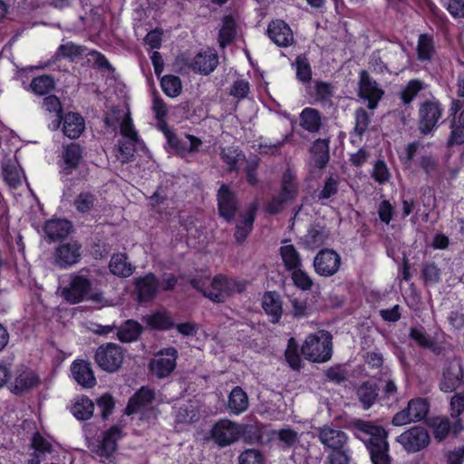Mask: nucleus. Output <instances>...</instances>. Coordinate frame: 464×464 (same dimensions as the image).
Returning a JSON list of instances; mask_svg holds the SVG:
<instances>
[{
	"label": "nucleus",
	"instance_id": "obj_57",
	"mask_svg": "<svg viewBox=\"0 0 464 464\" xmlns=\"http://www.w3.org/2000/svg\"><path fill=\"white\" fill-rule=\"evenodd\" d=\"M296 77L302 82H309L312 79V70L308 59L299 55L295 60Z\"/></svg>",
	"mask_w": 464,
	"mask_h": 464
},
{
	"label": "nucleus",
	"instance_id": "obj_33",
	"mask_svg": "<svg viewBox=\"0 0 464 464\" xmlns=\"http://www.w3.org/2000/svg\"><path fill=\"white\" fill-rule=\"evenodd\" d=\"M143 332V327L135 320H126L117 328V337L122 343H131L139 339Z\"/></svg>",
	"mask_w": 464,
	"mask_h": 464
},
{
	"label": "nucleus",
	"instance_id": "obj_16",
	"mask_svg": "<svg viewBox=\"0 0 464 464\" xmlns=\"http://www.w3.org/2000/svg\"><path fill=\"white\" fill-rule=\"evenodd\" d=\"M218 212L227 222H231L237 211L238 202L235 193L227 184H222L218 191Z\"/></svg>",
	"mask_w": 464,
	"mask_h": 464
},
{
	"label": "nucleus",
	"instance_id": "obj_31",
	"mask_svg": "<svg viewBox=\"0 0 464 464\" xmlns=\"http://www.w3.org/2000/svg\"><path fill=\"white\" fill-rule=\"evenodd\" d=\"M300 126L311 132H318L322 126V114L314 108L306 107L299 115Z\"/></svg>",
	"mask_w": 464,
	"mask_h": 464
},
{
	"label": "nucleus",
	"instance_id": "obj_19",
	"mask_svg": "<svg viewBox=\"0 0 464 464\" xmlns=\"http://www.w3.org/2000/svg\"><path fill=\"white\" fill-rule=\"evenodd\" d=\"M72 229V223L63 218L48 220L44 226V231L49 241H64Z\"/></svg>",
	"mask_w": 464,
	"mask_h": 464
},
{
	"label": "nucleus",
	"instance_id": "obj_26",
	"mask_svg": "<svg viewBox=\"0 0 464 464\" xmlns=\"http://www.w3.org/2000/svg\"><path fill=\"white\" fill-rule=\"evenodd\" d=\"M262 307L270 317L272 324H277L280 321L283 314V307L280 295L276 292L265 293L262 300Z\"/></svg>",
	"mask_w": 464,
	"mask_h": 464
},
{
	"label": "nucleus",
	"instance_id": "obj_39",
	"mask_svg": "<svg viewBox=\"0 0 464 464\" xmlns=\"http://www.w3.org/2000/svg\"><path fill=\"white\" fill-rule=\"evenodd\" d=\"M93 411L94 403L86 396L77 400L72 407V415L80 420H89L92 416Z\"/></svg>",
	"mask_w": 464,
	"mask_h": 464
},
{
	"label": "nucleus",
	"instance_id": "obj_22",
	"mask_svg": "<svg viewBox=\"0 0 464 464\" xmlns=\"http://www.w3.org/2000/svg\"><path fill=\"white\" fill-rule=\"evenodd\" d=\"M71 371L74 380L84 388H92L96 384L92 365L84 360H76L72 363Z\"/></svg>",
	"mask_w": 464,
	"mask_h": 464
},
{
	"label": "nucleus",
	"instance_id": "obj_54",
	"mask_svg": "<svg viewBox=\"0 0 464 464\" xmlns=\"http://www.w3.org/2000/svg\"><path fill=\"white\" fill-rule=\"evenodd\" d=\"M329 147H311L310 164L323 169L329 161Z\"/></svg>",
	"mask_w": 464,
	"mask_h": 464
},
{
	"label": "nucleus",
	"instance_id": "obj_62",
	"mask_svg": "<svg viewBox=\"0 0 464 464\" xmlns=\"http://www.w3.org/2000/svg\"><path fill=\"white\" fill-rule=\"evenodd\" d=\"M96 403L98 408L101 410V416L102 420H107L112 413L115 406L113 397L110 393H104L97 399Z\"/></svg>",
	"mask_w": 464,
	"mask_h": 464
},
{
	"label": "nucleus",
	"instance_id": "obj_36",
	"mask_svg": "<svg viewBox=\"0 0 464 464\" xmlns=\"http://www.w3.org/2000/svg\"><path fill=\"white\" fill-rule=\"evenodd\" d=\"M435 43L432 35L421 34L418 39L417 55L420 62H430L435 55Z\"/></svg>",
	"mask_w": 464,
	"mask_h": 464
},
{
	"label": "nucleus",
	"instance_id": "obj_24",
	"mask_svg": "<svg viewBox=\"0 0 464 464\" xmlns=\"http://www.w3.org/2000/svg\"><path fill=\"white\" fill-rule=\"evenodd\" d=\"M256 210V204H251L246 211L241 216L240 220L236 226V231L234 234L235 239L237 243H243L252 231Z\"/></svg>",
	"mask_w": 464,
	"mask_h": 464
},
{
	"label": "nucleus",
	"instance_id": "obj_40",
	"mask_svg": "<svg viewBox=\"0 0 464 464\" xmlns=\"http://www.w3.org/2000/svg\"><path fill=\"white\" fill-rule=\"evenodd\" d=\"M430 404L424 398H416L409 401L407 409L415 421L422 420L429 412Z\"/></svg>",
	"mask_w": 464,
	"mask_h": 464
},
{
	"label": "nucleus",
	"instance_id": "obj_56",
	"mask_svg": "<svg viewBox=\"0 0 464 464\" xmlns=\"http://www.w3.org/2000/svg\"><path fill=\"white\" fill-rule=\"evenodd\" d=\"M352 459L349 446L340 450H332L326 457L327 464H350Z\"/></svg>",
	"mask_w": 464,
	"mask_h": 464
},
{
	"label": "nucleus",
	"instance_id": "obj_8",
	"mask_svg": "<svg viewBox=\"0 0 464 464\" xmlns=\"http://www.w3.org/2000/svg\"><path fill=\"white\" fill-rule=\"evenodd\" d=\"M341 264L340 255L331 248L321 249L313 260L314 272L324 277L334 276L339 271Z\"/></svg>",
	"mask_w": 464,
	"mask_h": 464
},
{
	"label": "nucleus",
	"instance_id": "obj_12",
	"mask_svg": "<svg viewBox=\"0 0 464 464\" xmlns=\"http://www.w3.org/2000/svg\"><path fill=\"white\" fill-rule=\"evenodd\" d=\"M319 441L330 450H340L348 446L349 437L333 424H324L315 428Z\"/></svg>",
	"mask_w": 464,
	"mask_h": 464
},
{
	"label": "nucleus",
	"instance_id": "obj_50",
	"mask_svg": "<svg viewBox=\"0 0 464 464\" xmlns=\"http://www.w3.org/2000/svg\"><path fill=\"white\" fill-rule=\"evenodd\" d=\"M298 348L299 346L296 340L291 337L288 340L285 356L289 366L294 370H299L301 368V358L298 353Z\"/></svg>",
	"mask_w": 464,
	"mask_h": 464
},
{
	"label": "nucleus",
	"instance_id": "obj_49",
	"mask_svg": "<svg viewBox=\"0 0 464 464\" xmlns=\"http://www.w3.org/2000/svg\"><path fill=\"white\" fill-rule=\"evenodd\" d=\"M291 273V279L294 285L302 291H310L314 285V281L306 271L302 267L295 269Z\"/></svg>",
	"mask_w": 464,
	"mask_h": 464
},
{
	"label": "nucleus",
	"instance_id": "obj_29",
	"mask_svg": "<svg viewBox=\"0 0 464 464\" xmlns=\"http://www.w3.org/2000/svg\"><path fill=\"white\" fill-rule=\"evenodd\" d=\"M154 400V392L152 390L142 387L132 395L125 409L127 415L138 412L141 407L147 406Z\"/></svg>",
	"mask_w": 464,
	"mask_h": 464
},
{
	"label": "nucleus",
	"instance_id": "obj_45",
	"mask_svg": "<svg viewBox=\"0 0 464 464\" xmlns=\"http://www.w3.org/2000/svg\"><path fill=\"white\" fill-rule=\"evenodd\" d=\"M30 87L35 94L44 95L54 88V80L52 76L44 74L34 78Z\"/></svg>",
	"mask_w": 464,
	"mask_h": 464
},
{
	"label": "nucleus",
	"instance_id": "obj_6",
	"mask_svg": "<svg viewBox=\"0 0 464 464\" xmlns=\"http://www.w3.org/2000/svg\"><path fill=\"white\" fill-rule=\"evenodd\" d=\"M396 441L407 453L411 454L426 449L430 442V437L425 427L417 425L397 436Z\"/></svg>",
	"mask_w": 464,
	"mask_h": 464
},
{
	"label": "nucleus",
	"instance_id": "obj_11",
	"mask_svg": "<svg viewBox=\"0 0 464 464\" xmlns=\"http://www.w3.org/2000/svg\"><path fill=\"white\" fill-rule=\"evenodd\" d=\"M241 425L228 420H220L211 430V438L219 447L224 448L241 438Z\"/></svg>",
	"mask_w": 464,
	"mask_h": 464
},
{
	"label": "nucleus",
	"instance_id": "obj_2",
	"mask_svg": "<svg viewBox=\"0 0 464 464\" xmlns=\"http://www.w3.org/2000/svg\"><path fill=\"white\" fill-rule=\"evenodd\" d=\"M333 336L327 331L310 334L301 346V353L309 362L323 363L333 354Z\"/></svg>",
	"mask_w": 464,
	"mask_h": 464
},
{
	"label": "nucleus",
	"instance_id": "obj_46",
	"mask_svg": "<svg viewBox=\"0 0 464 464\" xmlns=\"http://www.w3.org/2000/svg\"><path fill=\"white\" fill-rule=\"evenodd\" d=\"M160 85L165 94L172 98L179 96L182 90L179 77L171 74L163 76Z\"/></svg>",
	"mask_w": 464,
	"mask_h": 464
},
{
	"label": "nucleus",
	"instance_id": "obj_53",
	"mask_svg": "<svg viewBox=\"0 0 464 464\" xmlns=\"http://www.w3.org/2000/svg\"><path fill=\"white\" fill-rule=\"evenodd\" d=\"M451 134L448 145H461L464 143V109L460 111L458 122L451 124Z\"/></svg>",
	"mask_w": 464,
	"mask_h": 464
},
{
	"label": "nucleus",
	"instance_id": "obj_63",
	"mask_svg": "<svg viewBox=\"0 0 464 464\" xmlns=\"http://www.w3.org/2000/svg\"><path fill=\"white\" fill-rule=\"evenodd\" d=\"M111 153L115 156L121 164L133 161L135 159V147H110Z\"/></svg>",
	"mask_w": 464,
	"mask_h": 464
},
{
	"label": "nucleus",
	"instance_id": "obj_23",
	"mask_svg": "<svg viewBox=\"0 0 464 464\" xmlns=\"http://www.w3.org/2000/svg\"><path fill=\"white\" fill-rule=\"evenodd\" d=\"M329 231L325 227L318 224L312 225L307 233L300 238L303 246L309 250H314L325 244L329 238Z\"/></svg>",
	"mask_w": 464,
	"mask_h": 464
},
{
	"label": "nucleus",
	"instance_id": "obj_15",
	"mask_svg": "<svg viewBox=\"0 0 464 464\" xmlns=\"http://www.w3.org/2000/svg\"><path fill=\"white\" fill-rule=\"evenodd\" d=\"M134 287L139 303H148L152 301L160 287V283L153 273H148L144 276H140L134 280Z\"/></svg>",
	"mask_w": 464,
	"mask_h": 464
},
{
	"label": "nucleus",
	"instance_id": "obj_48",
	"mask_svg": "<svg viewBox=\"0 0 464 464\" xmlns=\"http://www.w3.org/2000/svg\"><path fill=\"white\" fill-rule=\"evenodd\" d=\"M279 193L292 201L296 198L297 186L295 184V176L290 169L285 170L283 174L282 188Z\"/></svg>",
	"mask_w": 464,
	"mask_h": 464
},
{
	"label": "nucleus",
	"instance_id": "obj_37",
	"mask_svg": "<svg viewBox=\"0 0 464 464\" xmlns=\"http://www.w3.org/2000/svg\"><path fill=\"white\" fill-rule=\"evenodd\" d=\"M236 22L231 15H226L218 34V44L221 48L230 44L236 36Z\"/></svg>",
	"mask_w": 464,
	"mask_h": 464
},
{
	"label": "nucleus",
	"instance_id": "obj_10",
	"mask_svg": "<svg viewBox=\"0 0 464 464\" xmlns=\"http://www.w3.org/2000/svg\"><path fill=\"white\" fill-rule=\"evenodd\" d=\"M177 358L178 351L175 347L163 348L150 360L149 364L150 370L157 377L165 378L176 368Z\"/></svg>",
	"mask_w": 464,
	"mask_h": 464
},
{
	"label": "nucleus",
	"instance_id": "obj_25",
	"mask_svg": "<svg viewBox=\"0 0 464 464\" xmlns=\"http://www.w3.org/2000/svg\"><path fill=\"white\" fill-rule=\"evenodd\" d=\"M82 160V150L81 147H64L60 160L62 167L61 173L70 175L76 169Z\"/></svg>",
	"mask_w": 464,
	"mask_h": 464
},
{
	"label": "nucleus",
	"instance_id": "obj_27",
	"mask_svg": "<svg viewBox=\"0 0 464 464\" xmlns=\"http://www.w3.org/2000/svg\"><path fill=\"white\" fill-rule=\"evenodd\" d=\"M62 121L63 132L71 140L79 138L84 130V120L79 113L69 112L63 117Z\"/></svg>",
	"mask_w": 464,
	"mask_h": 464
},
{
	"label": "nucleus",
	"instance_id": "obj_21",
	"mask_svg": "<svg viewBox=\"0 0 464 464\" xmlns=\"http://www.w3.org/2000/svg\"><path fill=\"white\" fill-rule=\"evenodd\" d=\"M218 64V55L215 50L208 49L198 53L193 59L190 67L197 72L205 75L212 72Z\"/></svg>",
	"mask_w": 464,
	"mask_h": 464
},
{
	"label": "nucleus",
	"instance_id": "obj_32",
	"mask_svg": "<svg viewBox=\"0 0 464 464\" xmlns=\"http://www.w3.org/2000/svg\"><path fill=\"white\" fill-rule=\"evenodd\" d=\"M377 384L369 381L363 382L356 390V395L364 410L370 409L379 396Z\"/></svg>",
	"mask_w": 464,
	"mask_h": 464
},
{
	"label": "nucleus",
	"instance_id": "obj_38",
	"mask_svg": "<svg viewBox=\"0 0 464 464\" xmlns=\"http://www.w3.org/2000/svg\"><path fill=\"white\" fill-rule=\"evenodd\" d=\"M228 407L236 414L245 411L248 407V398L241 387H235L228 398Z\"/></svg>",
	"mask_w": 464,
	"mask_h": 464
},
{
	"label": "nucleus",
	"instance_id": "obj_44",
	"mask_svg": "<svg viewBox=\"0 0 464 464\" xmlns=\"http://www.w3.org/2000/svg\"><path fill=\"white\" fill-rule=\"evenodd\" d=\"M441 269L435 262L422 265L420 277L425 285H435L440 281Z\"/></svg>",
	"mask_w": 464,
	"mask_h": 464
},
{
	"label": "nucleus",
	"instance_id": "obj_47",
	"mask_svg": "<svg viewBox=\"0 0 464 464\" xmlns=\"http://www.w3.org/2000/svg\"><path fill=\"white\" fill-rule=\"evenodd\" d=\"M221 157L224 162L228 165L229 171L237 170V163L246 160V156L241 151H237L235 147H224Z\"/></svg>",
	"mask_w": 464,
	"mask_h": 464
},
{
	"label": "nucleus",
	"instance_id": "obj_35",
	"mask_svg": "<svg viewBox=\"0 0 464 464\" xmlns=\"http://www.w3.org/2000/svg\"><path fill=\"white\" fill-rule=\"evenodd\" d=\"M147 325L157 331H168L175 326V322L169 312L157 311L145 318Z\"/></svg>",
	"mask_w": 464,
	"mask_h": 464
},
{
	"label": "nucleus",
	"instance_id": "obj_61",
	"mask_svg": "<svg viewBox=\"0 0 464 464\" xmlns=\"http://www.w3.org/2000/svg\"><path fill=\"white\" fill-rule=\"evenodd\" d=\"M292 200L282 194H278L271 198L265 206V210L270 215L280 213L288 202Z\"/></svg>",
	"mask_w": 464,
	"mask_h": 464
},
{
	"label": "nucleus",
	"instance_id": "obj_17",
	"mask_svg": "<svg viewBox=\"0 0 464 464\" xmlns=\"http://www.w3.org/2000/svg\"><path fill=\"white\" fill-rule=\"evenodd\" d=\"M121 437V429L114 425L103 433L102 440L98 441L92 451L102 458L109 459L116 451L118 440Z\"/></svg>",
	"mask_w": 464,
	"mask_h": 464
},
{
	"label": "nucleus",
	"instance_id": "obj_42",
	"mask_svg": "<svg viewBox=\"0 0 464 464\" xmlns=\"http://www.w3.org/2000/svg\"><path fill=\"white\" fill-rule=\"evenodd\" d=\"M425 87V82L419 79H413L408 82L406 86L400 92V98L402 103L405 105L410 104Z\"/></svg>",
	"mask_w": 464,
	"mask_h": 464
},
{
	"label": "nucleus",
	"instance_id": "obj_41",
	"mask_svg": "<svg viewBox=\"0 0 464 464\" xmlns=\"http://www.w3.org/2000/svg\"><path fill=\"white\" fill-rule=\"evenodd\" d=\"M2 174L4 180L12 188L21 183L20 175L12 159L4 158L2 160Z\"/></svg>",
	"mask_w": 464,
	"mask_h": 464
},
{
	"label": "nucleus",
	"instance_id": "obj_55",
	"mask_svg": "<svg viewBox=\"0 0 464 464\" xmlns=\"http://www.w3.org/2000/svg\"><path fill=\"white\" fill-rule=\"evenodd\" d=\"M121 133L127 140L128 142L134 144L140 143L139 135L132 124L130 113L124 114V118L120 123Z\"/></svg>",
	"mask_w": 464,
	"mask_h": 464
},
{
	"label": "nucleus",
	"instance_id": "obj_34",
	"mask_svg": "<svg viewBox=\"0 0 464 464\" xmlns=\"http://www.w3.org/2000/svg\"><path fill=\"white\" fill-rule=\"evenodd\" d=\"M279 254L287 272L303 267L302 257L294 245L282 246Z\"/></svg>",
	"mask_w": 464,
	"mask_h": 464
},
{
	"label": "nucleus",
	"instance_id": "obj_18",
	"mask_svg": "<svg viewBox=\"0 0 464 464\" xmlns=\"http://www.w3.org/2000/svg\"><path fill=\"white\" fill-rule=\"evenodd\" d=\"M40 379L31 369L23 367L18 370L11 392L15 395H22L38 386Z\"/></svg>",
	"mask_w": 464,
	"mask_h": 464
},
{
	"label": "nucleus",
	"instance_id": "obj_28",
	"mask_svg": "<svg viewBox=\"0 0 464 464\" xmlns=\"http://www.w3.org/2000/svg\"><path fill=\"white\" fill-rule=\"evenodd\" d=\"M109 268L113 275L122 278L130 276L135 270V266L128 260V256L125 253L113 254Z\"/></svg>",
	"mask_w": 464,
	"mask_h": 464
},
{
	"label": "nucleus",
	"instance_id": "obj_59",
	"mask_svg": "<svg viewBox=\"0 0 464 464\" xmlns=\"http://www.w3.org/2000/svg\"><path fill=\"white\" fill-rule=\"evenodd\" d=\"M276 436L283 449L291 448L299 441L298 433L290 428L279 430Z\"/></svg>",
	"mask_w": 464,
	"mask_h": 464
},
{
	"label": "nucleus",
	"instance_id": "obj_9",
	"mask_svg": "<svg viewBox=\"0 0 464 464\" xmlns=\"http://www.w3.org/2000/svg\"><path fill=\"white\" fill-rule=\"evenodd\" d=\"M383 94L384 91L378 82L370 76L369 72L365 70L361 71L358 82V96L368 102L367 107L370 110H374L378 106Z\"/></svg>",
	"mask_w": 464,
	"mask_h": 464
},
{
	"label": "nucleus",
	"instance_id": "obj_3",
	"mask_svg": "<svg viewBox=\"0 0 464 464\" xmlns=\"http://www.w3.org/2000/svg\"><path fill=\"white\" fill-rule=\"evenodd\" d=\"M69 283L61 289V296L67 303L75 304L87 299L92 290L89 270L82 268L69 276Z\"/></svg>",
	"mask_w": 464,
	"mask_h": 464
},
{
	"label": "nucleus",
	"instance_id": "obj_4",
	"mask_svg": "<svg viewBox=\"0 0 464 464\" xmlns=\"http://www.w3.org/2000/svg\"><path fill=\"white\" fill-rule=\"evenodd\" d=\"M443 115V107L439 100L432 98L419 104L418 126L423 135L430 134L439 126Z\"/></svg>",
	"mask_w": 464,
	"mask_h": 464
},
{
	"label": "nucleus",
	"instance_id": "obj_20",
	"mask_svg": "<svg viewBox=\"0 0 464 464\" xmlns=\"http://www.w3.org/2000/svg\"><path fill=\"white\" fill-rule=\"evenodd\" d=\"M269 38L278 46L286 47L294 42V36L289 25L283 20H276L267 28Z\"/></svg>",
	"mask_w": 464,
	"mask_h": 464
},
{
	"label": "nucleus",
	"instance_id": "obj_52",
	"mask_svg": "<svg viewBox=\"0 0 464 464\" xmlns=\"http://www.w3.org/2000/svg\"><path fill=\"white\" fill-rule=\"evenodd\" d=\"M95 201L96 197L92 193L84 191L76 197L73 205L78 212L84 214L92 209Z\"/></svg>",
	"mask_w": 464,
	"mask_h": 464
},
{
	"label": "nucleus",
	"instance_id": "obj_60",
	"mask_svg": "<svg viewBox=\"0 0 464 464\" xmlns=\"http://www.w3.org/2000/svg\"><path fill=\"white\" fill-rule=\"evenodd\" d=\"M238 464H265V459L260 450L248 449L238 456Z\"/></svg>",
	"mask_w": 464,
	"mask_h": 464
},
{
	"label": "nucleus",
	"instance_id": "obj_51",
	"mask_svg": "<svg viewBox=\"0 0 464 464\" xmlns=\"http://www.w3.org/2000/svg\"><path fill=\"white\" fill-rule=\"evenodd\" d=\"M409 336L422 348L434 349L435 347V341L427 334L423 327H411Z\"/></svg>",
	"mask_w": 464,
	"mask_h": 464
},
{
	"label": "nucleus",
	"instance_id": "obj_43",
	"mask_svg": "<svg viewBox=\"0 0 464 464\" xmlns=\"http://www.w3.org/2000/svg\"><path fill=\"white\" fill-rule=\"evenodd\" d=\"M43 106L47 111L54 113L55 120L52 122V125L53 129H58L63 119V107L60 100L55 95H49L44 99Z\"/></svg>",
	"mask_w": 464,
	"mask_h": 464
},
{
	"label": "nucleus",
	"instance_id": "obj_30",
	"mask_svg": "<svg viewBox=\"0 0 464 464\" xmlns=\"http://www.w3.org/2000/svg\"><path fill=\"white\" fill-rule=\"evenodd\" d=\"M87 48L83 45L74 44L73 42H66L62 44L53 56V62L67 59L73 62L86 54Z\"/></svg>",
	"mask_w": 464,
	"mask_h": 464
},
{
	"label": "nucleus",
	"instance_id": "obj_13",
	"mask_svg": "<svg viewBox=\"0 0 464 464\" xmlns=\"http://www.w3.org/2000/svg\"><path fill=\"white\" fill-rule=\"evenodd\" d=\"M463 383L464 372L461 363L458 361L449 362L442 369L440 390L443 392H453Z\"/></svg>",
	"mask_w": 464,
	"mask_h": 464
},
{
	"label": "nucleus",
	"instance_id": "obj_5",
	"mask_svg": "<svg viewBox=\"0 0 464 464\" xmlns=\"http://www.w3.org/2000/svg\"><path fill=\"white\" fill-rule=\"evenodd\" d=\"M82 246L77 240H64L54 248L52 264L60 269H68L82 259Z\"/></svg>",
	"mask_w": 464,
	"mask_h": 464
},
{
	"label": "nucleus",
	"instance_id": "obj_14",
	"mask_svg": "<svg viewBox=\"0 0 464 464\" xmlns=\"http://www.w3.org/2000/svg\"><path fill=\"white\" fill-rule=\"evenodd\" d=\"M237 284L225 276H216L209 286L203 291V295L215 303H223L230 296Z\"/></svg>",
	"mask_w": 464,
	"mask_h": 464
},
{
	"label": "nucleus",
	"instance_id": "obj_58",
	"mask_svg": "<svg viewBox=\"0 0 464 464\" xmlns=\"http://www.w3.org/2000/svg\"><path fill=\"white\" fill-rule=\"evenodd\" d=\"M30 447L34 450V452H38V454L44 458L46 453H51L53 451V445L39 432H35L33 435Z\"/></svg>",
	"mask_w": 464,
	"mask_h": 464
},
{
	"label": "nucleus",
	"instance_id": "obj_1",
	"mask_svg": "<svg viewBox=\"0 0 464 464\" xmlns=\"http://www.w3.org/2000/svg\"><path fill=\"white\" fill-rule=\"evenodd\" d=\"M350 427L354 430V437L364 444L372 464H392L389 431L384 427L360 419L353 420Z\"/></svg>",
	"mask_w": 464,
	"mask_h": 464
},
{
	"label": "nucleus",
	"instance_id": "obj_7",
	"mask_svg": "<svg viewBox=\"0 0 464 464\" xmlns=\"http://www.w3.org/2000/svg\"><path fill=\"white\" fill-rule=\"evenodd\" d=\"M94 359L101 369L108 372H114L121 368L124 355L120 345L107 343L97 348Z\"/></svg>",
	"mask_w": 464,
	"mask_h": 464
},
{
	"label": "nucleus",
	"instance_id": "obj_64",
	"mask_svg": "<svg viewBox=\"0 0 464 464\" xmlns=\"http://www.w3.org/2000/svg\"><path fill=\"white\" fill-rule=\"evenodd\" d=\"M249 82L246 80L239 79L233 82L230 87L229 94L237 99H245L249 93Z\"/></svg>",
	"mask_w": 464,
	"mask_h": 464
}]
</instances>
